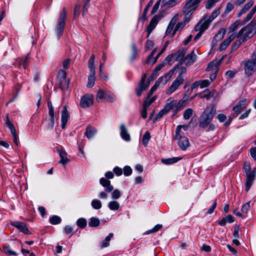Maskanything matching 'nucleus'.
I'll return each instance as SVG.
<instances>
[{"mask_svg": "<svg viewBox=\"0 0 256 256\" xmlns=\"http://www.w3.org/2000/svg\"><path fill=\"white\" fill-rule=\"evenodd\" d=\"M66 18V11L64 8L61 12L58 18V22L56 28V33L58 38L62 34L64 28L65 26V19Z\"/></svg>", "mask_w": 256, "mask_h": 256, "instance_id": "nucleus-9", "label": "nucleus"}, {"mask_svg": "<svg viewBox=\"0 0 256 256\" xmlns=\"http://www.w3.org/2000/svg\"><path fill=\"white\" fill-rule=\"evenodd\" d=\"M12 226L17 228L20 232L25 234H29V230L26 225L21 222L14 221L10 222Z\"/></svg>", "mask_w": 256, "mask_h": 256, "instance_id": "nucleus-17", "label": "nucleus"}, {"mask_svg": "<svg viewBox=\"0 0 256 256\" xmlns=\"http://www.w3.org/2000/svg\"><path fill=\"white\" fill-rule=\"evenodd\" d=\"M132 173V169L129 166H125L124 168V174L126 176H128Z\"/></svg>", "mask_w": 256, "mask_h": 256, "instance_id": "nucleus-52", "label": "nucleus"}, {"mask_svg": "<svg viewBox=\"0 0 256 256\" xmlns=\"http://www.w3.org/2000/svg\"><path fill=\"white\" fill-rule=\"evenodd\" d=\"M220 8L217 9L213 12L210 16H206L201 20H204V24L208 27L210 24L220 14Z\"/></svg>", "mask_w": 256, "mask_h": 256, "instance_id": "nucleus-15", "label": "nucleus"}, {"mask_svg": "<svg viewBox=\"0 0 256 256\" xmlns=\"http://www.w3.org/2000/svg\"><path fill=\"white\" fill-rule=\"evenodd\" d=\"M114 234L112 233H110L108 236L106 238L102 240L100 245L101 248H106L109 246L110 241L112 238Z\"/></svg>", "mask_w": 256, "mask_h": 256, "instance_id": "nucleus-35", "label": "nucleus"}, {"mask_svg": "<svg viewBox=\"0 0 256 256\" xmlns=\"http://www.w3.org/2000/svg\"><path fill=\"white\" fill-rule=\"evenodd\" d=\"M108 207L112 210H116L120 208V204L117 201L112 200L108 202Z\"/></svg>", "mask_w": 256, "mask_h": 256, "instance_id": "nucleus-34", "label": "nucleus"}, {"mask_svg": "<svg viewBox=\"0 0 256 256\" xmlns=\"http://www.w3.org/2000/svg\"><path fill=\"white\" fill-rule=\"evenodd\" d=\"M66 76V72L64 70H60L58 72V77L61 78L64 80Z\"/></svg>", "mask_w": 256, "mask_h": 256, "instance_id": "nucleus-63", "label": "nucleus"}, {"mask_svg": "<svg viewBox=\"0 0 256 256\" xmlns=\"http://www.w3.org/2000/svg\"><path fill=\"white\" fill-rule=\"evenodd\" d=\"M184 26V24L183 22H178V24H177L174 29L172 36H173L175 34L176 31L182 29Z\"/></svg>", "mask_w": 256, "mask_h": 256, "instance_id": "nucleus-53", "label": "nucleus"}, {"mask_svg": "<svg viewBox=\"0 0 256 256\" xmlns=\"http://www.w3.org/2000/svg\"><path fill=\"white\" fill-rule=\"evenodd\" d=\"M59 154L60 156V160L58 161L59 164L65 166L70 162V160L68 158L67 153L65 151L60 150Z\"/></svg>", "mask_w": 256, "mask_h": 256, "instance_id": "nucleus-27", "label": "nucleus"}, {"mask_svg": "<svg viewBox=\"0 0 256 256\" xmlns=\"http://www.w3.org/2000/svg\"><path fill=\"white\" fill-rule=\"evenodd\" d=\"M114 172L115 173V174L118 176H120L122 174V169L118 166H116L114 168Z\"/></svg>", "mask_w": 256, "mask_h": 256, "instance_id": "nucleus-60", "label": "nucleus"}, {"mask_svg": "<svg viewBox=\"0 0 256 256\" xmlns=\"http://www.w3.org/2000/svg\"><path fill=\"white\" fill-rule=\"evenodd\" d=\"M166 113L162 110L156 114V116L154 120V122H155L158 119L161 118L163 116L166 114Z\"/></svg>", "mask_w": 256, "mask_h": 256, "instance_id": "nucleus-57", "label": "nucleus"}, {"mask_svg": "<svg viewBox=\"0 0 256 256\" xmlns=\"http://www.w3.org/2000/svg\"><path fill=\"white\" fill-rule=\"evenodd\" d=\"M165 48H164L158 54V55L154 57V55L156 52V49L154 48L152 52L150 55L148 56V59L146 60V62L148 64H154L157 60L158 56L164 52V50Z\"/></svg>", "mask_w": 256, "mask_h": 256, "instance_id": "nucleus-23", "label": "nucleus"}, {"mask_svg": "<svg viewBox=\"0 0 256 256\" xmlns=\"http://www.w3.org/2000/svg\"><path fill=\"white\" fill-rule=\"evenodd\" d=\"M216 112V107L213 104H210L205 108L202 114L200 116L198 124L202 128H214V125L210 122Z\"/></svg>", "mask_w": 256, "mask_h": 256, "instance_id": "nucleus-1", "label": "nucleus"}, {"mask_svg": "<svg viewBox=\"0 0 256 256\" xmlns=\"http://www.w3.org/2000/svg\"><path fill=\"white\" fill-rule=\"evenodd\" d=\"M94 103V96L90 94H86L81 98L80 106L82 108L90 106Z\"/></svg>", "mask_w": 256, "mask_h": 256, "instance_id": "nucleus-12", "label": "nucleus"}, {"mask_svg": "<svg viewBox=\"0 0 256 256\" xmlns=\"http://www.w3.org/2000/svg\"><path fill=\"white\" fill-rule=\"evenodd\" d=\"M236 38V33L232 34L228 38L225 40L220 46V50L222 51L225 50L231 42Z\"/></svg>", "mask_w": 256, "mask_h": 256, "instance_id": "nucleus-22", "label": "nucleus"}, {"mask_svg": "<svg viewBox=\"0 0 256 256\" xmlns=\"http://www.w3.org/2000/svg\"><path fill=\"white\" fill-rule=\"evenodd\" d=\"M184 79L182 76H178L177 78L173 82L172 85L166 92L168 94H171L173 93L180 86L183 84Z\"/></svg>", "mask_w": 256, "mask_h": 256, "instance_id": "nucleus-14", "label": "nucleus"}, {"mask_svg": "<svg viewBox=\"0 0 256 256\" xmlns=\"http://www.w3.org/2000/svg\"><path fill=\"white\" fill-rule=\"evenodd\" d=\"M50 222L52 224H56L60 222L61 218L57 216H54L50 218Z\"/></svg>", "mask_w": 256, "mask_h": 256, "instance_id": "nucleus-45", "label": "nucleus"}, {"mask_svg": "<svg viewBox=\"0 0 256 256\" xmlns=\"http://www.w3.org/2000/svg\"><path fill=\"white\" fill-rule=\"evenodd\" d=\"M217 118L220 122H222L226 120V116L224 114H218Z\"/></svg>", "mask_w": 256, "mask_h": 256, "instance_id": "nucleus-62", "label": "nucleus"}, {"mask_svg": "<svg viewBox=\"0 0 256 256\" xmlns=\"http://www.w3.org/2000/svg\"><path fill=\"white\" fill-rule=\"evenodd\" d=\"M155 100L156 98L154 96L152 97V96L148 94L147 98L144 102L143 107L148 108Z\"/></svg>", "mask_w": 256, "mask_h": 256, "instance_id": "nucleus-36", "label": "nucleus"}, {"mask_svg": "<svg viewBox=\"0 0 256 256\" xmlns=\"http://www.w3.org/2000/svg\"><path fill=\"white\" fill-rule=\"evenodd\" d=\"M96 132L97 130L95 128L89 125L86 128L84 136L90 139L92 138L96 134Z\"/></svg>", "mask_w": 256, "mask_h": 256, "instance_id": "nucleus-28", "label": "nucleus"}, {"mask_svg": "<svg viewBox=\"0 0 256 256\" xmlns=\"http://www.w3.org/2000/svg\"><path fill=\"white\" fill-rule=\"evenodd\" d=\"M100 224V220L98 218H91L88 222V225L90 227H96Z\"/></svg>", "mask_w": 256, "mask_h": 256, "instance_id": "nucleus-38", "label": "nucleus"}, {"mask_svg": "<svg viewBox=\"0 0 256 256\" xmlns=\"http://www.w3.org/2000/svg\"><path fill=\"white\" fill-rule=\"evenodd\" d=\"M100 184L104 187V192L110 193L114 190V186L110 184V180L102 178L100 179Z\"/></svg>", "mask_w": 256, "mask_h": 256, "instance_id": "nucleus-20", "label": "nucleus"}, {"mask_svg": "<svg viewBox=\"0 0 256 256\" xmlns=\"http://www.w3.org/2000/svg\"><path fill=\"white\" fill-rule=\"evenodd\" d=\"M132 56L130 58V60L132 61L136 58V55H137V49H136V46L134 44H132Z\"/></svg>", "mask_w": 256, "mask_h": 256, "instance_id": "nucleus-50", "label": "nucleus"}, {"mask_svg": "<svg viewBox=\"0 0 256 256\" xmlns=\"http://www.w3.org/2000/svg\"><path fill=\"white\" fill-rule=\"evenodd\" d=\"M196 56L194 54V50H192L190 54H188L184 57V62H186V66H190L196 60Z\"/></svg>", "mask_w": 256, "mask_h": 256, "instance_id": "nucleus-26", "label": "nucleus"}, {"mask_svg": "<svg viewBox=\"0 0 256 256\" xmlns=\"http://www.w3.org/2000/svg\"><path fill=\"white\" fill-rule=\"evenodd\" d=\"M186 53V50L182 49L178 52L168 55L164 60L165 64H170L173 61H178L180 64H182L184 60V55Z\"/></svg>", "mask_w": 256, "mask_h": 256, "instance_id": "nucleus-7", "label": "nucleus"}, {"mask_svg": "<svg viewBox=\"0 0 256 256\" xmlns=\"http://www.w3.org/2000/svg\"><path fill=\"white\" fill-rule=\"evenodd\" d=\"M219 62L217 60L211 62L208 66L206 70L212 72L216 73L218 71Z\"/></svg>", "mask_w": 256, "mask_h": 256, "instance_id": "nucleus-29", "label": "nucleus"}, {"mask_svg": "<svg viewBox=\"0 0 256 256\" xmlns=\"http://www.w3.org/2000/svg\"><path fill=\"white\" fill-rule=\"evenodd\" d=\"M76 224L80 228H84L86 225V220L84 218H79L76 222Z\"/></svg>", "mask_w": 256, "mask_h": 256, "instance_id": "nucleus-48", "label": "nucleus"}, {"mask_svg": "<svg viewBox=\"0 0 256 256\" xmlns=\"http://www.w3.org/2000/svg\"><path fill=\"white\" fill-rule=\"evenodd\" d=\"M202 0H186V2L182 8V12L185 13L189 8H196L198 4Z\"/></svg>", "mask_w": 256, "mask_h": 256, "instance_id": "nucleus-18", "label": "nucleus"}, {"mask_svg": "<svg viewBox=\"0 0 256 256\" xmlns=\"http://www.w3.org/2000/svg\"><path fill=\"white\" fill-rule=\"evenodd\" d=\"M172 106L173 104L172 102L168 103L165 106L162 110L166 114L172 108Z\"/></svg>", "mask_w": 256, "mask_h": 256, "instance_id": "nucleus-55", "label": "nucleus"}, {"mask_svg": "<svg viewBox=\"0 0 256 256\" xmlns=\"http://www.w3.org/2000/svg\"><path fill=\"white\" fill-rule=\"evenodd\" d=\"M96 100L98 102L106 100L108 102H113L116 100L115 96L109 91H104L100 89L96 94Z\"/></svg>", "mask_w": 256, "mask_h": 256, "instance_id": "nucleus-10", "label": "nucleus"}, {"mask_svg": "<svg viewBox=\"0 0 256 256\" xmlns=\"http://www.w3.org/2000/svg\"><path fill=\"white\" fill-rule=\"evenodd\" d=\"M204 20H200V22L195 26V30L198 32L194 38L195 42L198 40L201 37L204 32L208 28L207 26V25L204 24Z\"/></svg>", "mask_w": 256, "mask_h": 256, "instance_id": "nucleus-13", "label": "nucleus"}, {"mask_svg": "<svg viewBox=\"0 0 256 256\" xmlns=\"http://www.w3.org/2000/svg\"><path fill=\"white\" fill-rule=\"evenodd\" d=\"M244 73L246 76L249 77L256 72V59L252 58L243 62Z\"/></svg>", "mask_w": 256, "mask_h": 256, "instance_id": "nucleus-8", "label": "nucleus"}, {"mask_svg": "<svg viewBox=\"0 0 256 256\" xmlns=\"http://www.w3.org/2000/svg\"><path fill=\"white\" fill-rule=\"evenodd\" d=\"M243 110L242 106L238 104L234 107L233 110L236 114H239Z\"/></svg>", "mask_w": 256, "mask_h": 256, "instance_id": "nucleus-64", "label": "nucleus"}, {"mask_svg": "<svg viewBox=\"0 0 256 256\" xmlns=\"http://www.w3.org/2000/svg\"><path fill=\"white\" fill-rule=\"evenodd\" d=\"M150 133L148 131H146L144 133V135L143 136L142 138V144L145 146H147L148 144V141L150 140Z\"/></svg>", "mask_w": 256, "mask_h": 256, "instance_id": "nucleus-39", "label": "nucleus"}, {"mask_svg": "<svg viewBox=\"0 0 256 256\" xmlns=\"http://www.w3.org/2000/svg\"><path fill=\"white\" fill-rule=\"evenodd\" d=\"M234 6L230 2L228 3L225 9V12L229 13L234 9Z\"/></svg>", "mask_w": 256, "mask_h": 256, "instance_id": "nucleus-56", "label": "nucleus"}, {"mask_svg": "<svg viewBox=\"0 0 256 256\" xmlns=\"http://www.w3.org/2000/svg\"><path fill=\"white\" fill-rule=\"evenodd\" d=\"M160 6V2H157L154 6L152 10L151 11V14H155L158 10Z\"/></svg>", "mask_w": 256, "mask_h": 256, "instance_id": "nucleus-61", "label": "nucleus"}, {"mask_svg": "<svg viewBox=\"0 0 256 256\" xmlns=\"http://www.w3.org/2000/svg\"><path fill=\"white\" fill-rule=\"evenodd\" d=\"M5 124L6 125V126L8 128L11 132V134L13 137L14 143L16 144V146H18L20 144L18 136L16 134V130L14 124L10 122L8 116H7L6 118Z\"/></svg>", "mask_w": 256, "mask_h": 256, "instance_id": "nucleus-11", "label": "nucleus"}, {"mask_svg": "<svg viewBox=\"0 0 256 256\" xmlns=\"http://www.w3.org/2000/svg\"><path fill=\"white\" fill-rule=\"evenodd\" d=\"M182 158L180 157H173L168 158H162V162L164 164H172L178 162Z\"/></svg>", "mask_w": 256, "mask_h": 256, "instance_id": "nucleus-31", "label": "nucleus"}, {"mask_svg": "<svg viewBox=\"0 0 256 256\" xmlns=\"http://www.w3.org/2000/svg\"><path fill=\"white\" fill-rule=\"evenodd\" d=\"M244 171L246 174V190L248 192L250 190L256 176V168L252 170L248 162H244L243 166Z\"/></svg>", "mask_w": 256, "mask_h": 256, "instance_id": "nucleus-3", "label": "nucleus"}, {"mask_svg": "<svg viewBox=\"0 0 256 256\" xmlns=\"http://www.w3.org/2000/svg\"><path fill=\"white\" fill-rule=\"evenodd\" d=\"M256 32V21L252 22L243 28L238 34L236 38H240L242 42L251 38Z\"/></svg>", "mask_w": 256, "mask_h": 256, "instance_id": "nucleus-2", "label": "nucleus"}, {"mask_svg": "<svg viewBox=\"0 0 256 256\" xmlns=\"http://www.w3.org/2000/svg\"><path fill=\"white\" fill-rule=\"evenodd\" d=\"M226 30L224 28H221L219 30L218 32L215 35L214 38V39L212 41V47L215 46L218 42L222 40L225 34Z\"/></svg>", "mask_w": 256, "mask_h": 256, "instance_id": "nucleus-21", "label": "nucleus"}, {"mask_svg": "<svg viewBox=\"0 0 256 256\" xmlns=\"http://www.w3.org/2000/svg\"><path fill=\"white\" fill-rule=\"evenodd\" d=\"M193 110L191 108H186L184 112L183 116L184 119L188 120L192 115Z\"/></svg>", "mask_w": 256, "mask_h": 256, "instance_id": "nucleus-40", "label": "nucleus"}, {"mask_svg": "<svg viewBox=\"0 0 256 256\" xmlns=\"http://www.w3.org/2000/svg\"><path fill=\"white\" fill-rule=\"evenodd\" d=\"M241 25V22L240 20H238L232 24L230 27L229 30L231 32H234Z\"/></svg>", "mask_w": 256, "mask_h": 256, "instance_id": "nucleus-46", "label": "nucleus"}, {"mask_svg": "<svg viewBox=\"0 0 256 256\" xmlns=\"http://www.w3.org/2000/svg\"><path fill=\"white\" fill-rule=\"evenodd\" d=\"M174 140H178V145L182 150H186L190 146L188 139L180 134V126H178L176 128Z\"/></svg>", "mask_w": 256, "mask_h": 256, "instance_id": "nucleus-5", "label": "nucleus"}, {"mask_svg": "<svg viewBox=\"0 0 256 256\" xmlns=\"http://www.w3.org/2000/svg\"><path fill=\"white\" fill-rule=\"evenodd\" d=\"M69 117V114H68V109L66 106H65L62 110V116H61V126L62 128L64 129L66 127L68 118Z\"/></svg>", "mask_w": 256, "mask_h": 256, "instance_id": "nucleus-19", "label": "nucleus"}, {"mask_svg": "<svg viewBox=\"0 0 256 256\" xmlns=\"http://www.w3.org/2000/svg\"><path fill=\"white\" fill-rule=\"evenodd\" d=\"M256 12V6L253 8L252 10L250 11V12L247 14L246 16V17L244 20V22H248V20H250L251 18H252V16H253V15Z\"/></svg>", "mask_w": 256, "mask_h": 256, "instance_id": "nucleus-47", "label": "nucleus"}, {"mask_svg": "<svg viewBox=\"0 0 256 256\" xmlns=\"http://www.w3.org/2000/svg\"><path fill=\"white\" fill-rule=\"evenodd\" d=\"M200 88H203L208 86L210 84V82L208 80H200Z\"/></svg>", "mask_w": 256, "mask_h": 256, "instance_id": "nucleus-51", "label": "nucleus"}, {"mask_svg": "<svg viewBox=\"0 0 256 256\" xmlns=\"http://www.w3.org/2000/svg\"><path fill=\"white\" fill-rule=\"evenodd\" d=\"M146 78V74H144L141 80V82L140 84V88L136 90V94L138 96H140L142 94V92L146 90L149 86V84H144V82Z\"/></svg>", "mask_w": 256, "mask_h": 256, "instance_id": "nucleus-25", "label": "nucleus"}, {"mask_svg": "<svg viewBox=\"0 0 256 256\" xmlns=\"http://www.w3.org/2000/svg\"><path fill=\"white\" fill-rule=\"evenodd\" d=\"M112 192V199L117 200L120 198L121 196V193L118 190L116 189L114 190H113Z\"/></svg>", "mask_w": 256, "mask_h": 256, "instance_id": "nucleus-49", "label": "nucleus"}, {"mask_svg": "<svg viewBox=\"0 0 256 256\" xmlns=\"http://www.w3.org/2000/svg\"><path fill=\"white\" fill-rule=\"evenodd\" d=\"M250 201H249L242 205L241 209L242 214H246L248 212L250 208Z\"/></svg>", "mask_w": 256, "mask_h": 256, "instance_id": "nucleus-44", "label": "nucleus"}, {"mask_svg": "<svg viewBox=\"0 0 256 256\" xmlns=\"http://www.w3.org/2000/svg\"><path fill=\"white\" fill-rule=\"evenodd\" d=\"M152 3H153V1L152 0H150V2L148 3V4H147V6H146V7L144 8V12H143V14L142 16V18L144 20H147L146 14L149 10L150 8L152 6Z\"/></svg>", "mask_w": 256, "mask_h": 256, "instance_id": "nucleus-41", "label": "nucleus"}, {"mask_svg": "<svg viewBox=\"0 0 256 256\" xmlns=\"http://www.w3.org/2000/svg\"><path fill=\"white\" fill-rule=\"evenodd\" d=\"M160 18V16L156 15L154 16L152 19L151 20L149 24L147 26L146 31L148 32L147 38L149 37L150 34L152 32V30L156 28V26L158 20Z\"/></svg>", "mask_w": 256, "mask_h": 256, "instance_id": "nucleus-16", "label": "nucleus"}, {"mask_svg": "<svg viewBox=\"0 0 256 256\" xmlns=\"http://www.w3.org/2000/svg\"><path fill=\"white\" fill-rule=\"evenodd\" d=\"M177 68V66L174 67L171 70L169 71L164 76L160 78L156 82L154 85L151 88L148 94L152 96L153 92L156 90L158 87L162 84V85H164L168 80H170L172 76L174 73V70Z\"/></svg>", "mask_w": 256, "mask_h": 256, "instance_id": "nucleus-6", "label": "nucleus"}, {"mask_svg": "<svg viewBox=\"0 0 256 256\" xmlns=\"http://www.w3.org/2000/svg\"><path fill=\"white\" fill-rule=\"evenodd\" d=\"M162 227V224H158L155 226L152 229L149 230L147 232V234L156 232H158Z\"/></svg>", "mask_w": 256, "mask_h": 256, "instance_id": "nucleus-54", "label": "nucleus"}, {"mask_svg": "<svg viewBox=\"0 0 256 256\" xmlns=\"http://www.w3.org/2000/svg\"><path fill=\"white\" fill-rule=\"evenodd\" d=\"M94 60L95 56L92 54L88 61V67L90 71V74L88 76V82L86 85L88 88L92 87L94 86L96 80Z\"/></svg>", "mask_w": 256, "mask_h": 256, "instance_id": "nucleus-4", "label": "nucleus"}, {"mask_svg": "<svg viewBox=\"0 0 256 256\" xmlns=\"http://www.w3.org/2000/svg\"><path fill=\"white\" fill-rule=\"evenodd\" d=\"M48 114L50 116V122L48 124L49 127L50 128H52L54 126V109H50L48 110Z\"/></svg>", "mask_w": 256, "mask_h": 256, "instance_id": "nucleus-33", "label": "nucleus"}, {"mask_svg": "<svg viewBox=\"0 0 256 256\" xmlns=\"http://www.w3.org/2000/svg\"><path fill=\"white\" fill-rule=\"evenodd\" d=\"M91 204L92 207L96 210H99L102 206L100 201L98 200H93L92 201Z\"/></svg>", "mask_w": 256, "mask_h": 256, "instance_id": "nucleus-42", "label": "nucleus"}, {"mask_svg": "<svg viewBox=\"0 0 256 256\" xmlns=\"http://www.w3.org/2000/svg\"><path fill=\"white\" fill-rule=\"evenodd\" d=\"M178 18V15H176L174 16L172 18L166 30V34L168 35L171 32L177 22Z\"/></svg>", "mask_w": 256, "mask_h": 256, "instance_id": "nucleus-30", "label": "nucleus"}, {"mask_svg": "<svg viewBox=\"0 0 256 256\" xmlns=\"http://www.w3.org/2000/svg\"><path fill=\"white\" fill-rule=\"evenodd\" d=\"M16 62L18 64L20 67H22L24 68H26V66L28 63V56L23 57L16 60Z\"/></svg>", "mask_w": 256, "mask_h": 256, "instance_id": "nucleus-37", "label": "nucleus"}, {"mask_svg": "<svg viewBox=\"0 0 256 256\" xmlns=\"http://www.w3.org/2000/svg\"><path fill=\"white\" fill-rule=\"evenodd\" d=\"M254 3V2L252 0L248 1L244 5L243 8L240 10V12L238 14V16H240L246 12L250 10V8L252 6Z\"/></svg>", "mask_w": 256, "mask_h": 256, "instance_id": "nucleus-32", "label": "nucleus"}, {"mask_svg": "<svg viewBox=\"0 0 256 256\" xmlns=\"http://www.w3.org/2000/svg\"><path fill=\"white\" fill-rule=\"evenodd\" d=\"M120 134L124 140L126 142H128L130 140V135L128 133L126 126L124 124H121L120 126Z\"/></svg>", "mask_w": 256, "mask_h": 256, "instance_id": "nucleus-24", "label": "nucleus"}, {"mask_svg": "<svg viewBox=\"0 0 256 256\" xmlns=\"http://www.w3.org/2000/svg\"><path fill=\"white\" fill-rule=\"evenodd\" d=\"M3 252L8 255L14 256H18V254L16 252L12 250L10 246H4L3 248Z\"/></svg>", "mask_w": 256, "mask_h": 256, "instance_id": "nucleus-43", "label": "nucleus"}, {"mask_svg": "<svg viewBox=\"0 0 256 256\" xmlns=\"http://www.w3.org/2000/svg\"><path fill=\"white\" fill-rule=\"evenodd\" d=\"M239 230H240L239 226H234L233 236L236 238H238L240 237V236L238 234Z\"/></svg>", "mask_w": 256, "mask_h": 256, "instance_id": "nucleus-58", "label": "nucleus"}, {"mask_svg": "<svg viewBox=\"0 0 256 256\" xmlns=\"http://www.w3.org/2000/svg\"><path fill=\"white\" fill-rule=\"evenodd\" d=\"M250 153L252 158L256 160V147H252L250 148Z\"/></svg>", "mask_w": 256, "mask_h": 256, "instance_id": "nucleus-59", "label": "nucleus"}]
</instances>
